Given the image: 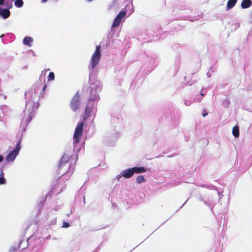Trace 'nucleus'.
<instances>
[{
	"label": "nucleus",
	"mask_w": 252,
	"mask_h": 252,
	"mask_svg": "<svg viewBox=\"0 0 252 252\" xmlns=\"http://www.w3.org/2000/svg\"><path fill=\"white\" fill-rule=\"evenodd\" d=\"M38 107V104L35 103L32 100H28L26 103V108H29L32 112H34L37 109Z\"/></svg>",
	"instance_id": "6"
},
{
	"label": "nucleus",
	"mask_w": 252,
	"mask_h": 252,
	"mask_svg": "<svg viewBox=\"0 0 252 252\" xmlns=\"http://www.w3.org/2000/svg\"><path fill=\"white\" fill-rule=\"evenodd\" d=\"M69 160V157L67 155H63L60 161V168L66 164Z\"/></svg>",
	"instance_id": "8"
},
{
	"label": "nucleus",
	"mask_w": 252,
	"mask_h": 252,
	"mask_svg": "<svg viewBox=\"0 0 252 252\" xmlns=\"http://www.w3.org/2000/svg\"><path fill=\"white\" fill-rule=\"evenodd\" d=\"M90 113H91L90 109L88 107V106H86L85 108L84 114V116H83L84 120H86L89 118V117L90 115Z\"/></svg>",
	"instance_id": "12"
},
{
	"label": "nucleus",
	"mask_w": 252,
	"mask_h": 252,
	"mask_svg": "<svg viewBox=\"0 0 252 252\" xmlns=\"http://www.w3.org/2000/svg\"><path fill=\"white\" fill-rule=\"evenodd\" d=\"M23 4V0H16L14 2L15 5L18 8L22 7Z\"/></svg>",
	"instance_id": "17"
},
{
	"label": "nucleus",
	"mask_w": 252,
	"mask_h": 252,
	"mask_svg": "<svg viewBox=\"0 0 252 252\" xmlns=\"http://www.w3.org/2000/svg\"><path fill=\"white\" fill-rule=\"evenodd\" d=\"M32 38L29 36H26L23 39V43L26 45H28L29 46H31L30 42H32Z\"/></svg>",
	"instance_id": "13"
},
{
	"label": "nucleus",
	"mask_w": 252,
	"mask_h": 252,
	"mask_svg": "<svg viewBox=\"0 0 252 252\" xmlns=\"http://www.w3.org/2000/svg\"><path fill=\"white\" fill-rule=\"evenodd\" d=\"M145 181V179L143 175H139L136 178V182L138 184H141Z\"/></svg>",
	"instance_id": "16"
},
{
	"label": "nucleus",
	"mask_w": 252,
	"mask_h": 252,
	"mask_svg": "<svg viewBox=\"0 0 252 252\" xmlns=\"http://www.w3.org/2000/svg\"><path fill=\"white\" fill-rule=\"evenodd\" d=\"M232 133L235 137H238L239 136V127L237 126H236L233 127L232 129Z\"/></svg>",
	"instance_id": "14"
},
{
	"label": "nucleus",
	"mask_w": 252,
	"mask_h": 252,
	"mask_svg": "<svg viewBox=\"0 0 252 252\" xmlns=\"http://www.w3.org/2000/svg\"><path fill=\"white\" fill-rule=\"evenodd\" d=\"M69 224L68 223H64L63 226L65 227H68L69 226Z\"/></svg>",
	"instance_id": "24"
},
{
	"label": "nucleus",
	"mask_w": 252,
	"mask_h": 252,
	"mask_svg": "<svg viewBox=\"0 0 252 252\" xmlns=\"http://www.w3.org/2000/svg\"><path fill=\"white\" fill-rule=\"evenodd\" d=\"M55 79V75L53 72H50L48 76V80L49 81L54 80Z\"/></svg>",
	"instance_id": "21"
},
{
	"label": "nucleus",
	"mask_w": 252,
	"mask_h": 252,
	"mask_svg": "<svg viewBox=\"0 0 252 252\" xmlns=\"http://www.w3.org/2000/svg\"><path fill=\"white\" fill-rule=\"evenodd\" d=\"M5 183V179L3 178V173L0 175V185H3Z\"/></svg>",
	"instance_id": "20"
},
{
	"label": "nucleus",
	"mask_w": 252,
	"mask_h": 252,
	"mask_svg": "<svg viewBox=\"0 0 252 252\" xmlns=\"http://www.w3.org/2000/svg\"><path fill=\"white\" fill-rule=\"evenodd\" d=\"M3 160V157L2 156L0 155V162L2 161Z\"/></svg>",
	"instance_id": "25"
},
{
	"label": "nucleus",
	"mask_w": 252,
	"mask_h": 252,
	"mask_svg": "<svg viewBox=\"0 0 252 252\" xmlns=\"http://www.w3.org/2000/svg\"><path fill=\"white\" fill-rule=\"evenodd\" d=\"M133 171L132 168L124 170L122 173L121 175L125 178H129L133 175Z\"/></svg>",
	"instance_id": "7"
},
{
	"label": "nucleus",
	"mask_w": 252,
	"mask_h": 252,
	"mask_svg": "<svg viewBox=\"0 0 252 252\" xmlns=\"http://www.w3.org/2000/svg\"><path fill=\"white\" fill-rule=\"evenodd\" d=\"M20 143L21 140H19L18 143H17L15 149L13 150L10 151L9 153L8 154V155L6 156V160H7V162L13 161L14 160L20 150Z\"/></svg>",
	"instance_id": "2"
},
{
	"label": "nucleus",
	"mask_w": 252,
	"mask_h": 252,
	"mask_svg": "<svg viewBox=\"0 0 252 252\" xmlns=\"http://www.w3.org/2000/svg\"><path fill=\"white\" fill-rule=\"evenodd\" d=\"M29 121H30L32 120V117H29Z\"/></svg>",
	"instance_id": "28"
},
{
	"label": "nucleus",
	"mask_w": 252,
	"mask_h": 252,
	"mask_svg": "<svg viewBox=\"0 0 252 252\" xmlns=\"http://www.w3.org/2000/svg\"><path fill=\"white\" fill-rule=\"evenodd\" d=\"M252 4L251 0H243L241 2V7L243 9L250 7Z\"/></svg>",
	"instance_id": "9"
},
{
	"label": "nucleus",
	"mask_w": 252,
	"mask_h": 252,
	"mask_svg": "<svg viewBox=\"0 0 252 252\" xmlns=\"http://www.w3.org/2000/svg\"><path fill=\"white\" fill-rule=\"evenodd\" d=\"M80 100V95L78 92H77L73 97L70 102V107L73 111H76L79 108Z\"/></svg>",
	"instance_id": "5"
},
{
	"label": "nucleus",
	"mask_w": 252,
	"mask_h": 252,
	"mask_svg": "<svg viewBox=\"0 0 252 252\" xmlns=\"http://www.w3.org/2000/svg\"><path fill=\"white\" fill-rule=\"evenodd\" d=\"M121 22V21H120L119 20H118L115 18V19H114V20L113 21V23L112 24V27H118L119 26Z\"/></svg>",
	"instance_id": "19"
},
{
	"label": "nucleus",
	"mask_w": 252,
	"mask_h": 252,
	"mask_svg": "<svg viewBox=\"0 0 252 252\" xmlns=\"http://www.w3.org/2000/svg\"><path fill=\"white\" fill-rule=\"evenodd\" d=\"M100 58V46H96L95 50L93 54L91 59V65L94 68L99 61Z\"/></svg>",
	"instance_id": "3"
},
{
	"label": "nucleus",
	"mask_w": 252,
	"mask_h": 252,
	"mask_svg": "<svg viewBox=\"0 0 252 252\" xmlns=\"http://www.w3.org/2000/svg\"><path fill=\"white\" fill-rule=\"evenodd\" d=\"M200 94H201V95H202V96H204V95H205V94H204V93H201V92L200 93Z\"/></svg>",
	"instance_id": "27"
},
{
	"label": "nucleus",
	"mask_w": 252,
	"mask_h": 252,
	"mask_svg": "<svg viewBox=\"0 0 252 252\" xmlns=\"http://www.w3.org/2000/svg\"><path fill=\"white\" fill-rule=\"evenodd\" d=\"M237 0H229L227 2L226 9L229 10L233 8L236 3H237Z\"/></svg>",
	"instance_id": "11"
},
{
	"label": "nucleus",
	"mask_w": 252,
	"mask_h": 252,
	"mask_svg": "<svg viewBox=\"0 0 252 252\" xmlns=\"http://www.w3.org/2000/svg\"><path fill=\"white\" fill-rule=\"evenodd\" d=\"M5 0H0V6L2 5L5 4Z\"/></svg>",
	"instance_id": "23"
},
{
	"label": "nucleus",
	"mask_w": 252,
	"mask_h": 252,
	"mask_svg": "<svg viewBox=\"0 0 252 252\" xmlns=\"http://www.w3.org/2000/svg\"><path fill=\"white\" fill-rule=\"evenodd\" d=\"M126 15V12L125 11H121L116 16V18L122 21V19Z\"/></svg>",
	"instance_id": "15"
},
{
	"label": "nucleus",
	"mask_w": 252,
	"mask_h": 252,
	"mask_svg": "<svg viewBox=\"0 0 252 252\" xmlns=\"http://www.w3.org/2000/svg\"><path fill=\"white\" fill-rule=\"evenodd\" d=\"M121 22V21H120L119 20H118L115 18V19H114V20L113 21V23L112 24V27H118L119 26Z\"/></svg>",
	"instance_id": "18"
},
{
	"label": "nucleus",
	"mask_w": 252,
	"mask_h": 252,
	"mask_svg": "<svg viewBox=\"0 0 252 252\" xmlns=\"http://www.w3.org/2000/svg\"><path fill=\"white\" fill-rule=\"evenodd\" d=\"M46 86H47L46 84H45V85H44V86H43V88H42V90H43V91H44L45 90V89H46Z\"/></svg>",
	"instance_id": "26"
},
{
	"label": "nucleus",
	"mask_w": 252,
	"mask_h": 252,
	"mask_svg": "<svg viewBox=\"0 0 252 252\" xmlns=\"http://www.w3.org/2000/svg\"><path fill=\"white\" fill-rule=\"evenodd\" d=\"M207 115H208V113L207 112H206L205 110H204L203 113H202V116L204 117Z\"/></svg>",
	"instance_id": "22"
},
{
	"label": "nucleus",
	"mask_w": 252,
	"mask_h": 252,
	"mask_svg": "<svg viewBox=\"0 0 252 252\" xmlns=\"http://www.w3.org/2000/svg\"><path fill=\"white\" fill-rule=\"evenodd\" d=\"M4 5L5 7V9L0 7V15L3 18L6 19L8 18L10 15V12L9 9L12 7L13 4L11 1L6 0Z\"/></svg>",
	"instance_id": "4"
},
{
	"label": "nucleus",
	"mask_w": 252,
	"mask_h": 252,
	"mask_svg": "<svg viewBox=\"0 0 252 252\" xmlns=\"http://www.w3.org/2000/svg\"><path fill=\"white\" fill-rule=\"evenodd\" d=\"M84 124L81 122L78 124L76 127L73 135L74 143L77 144L79 143L83 134Z\"/></svg>",
	"instance_id": "1"
},
{
	"label": "nucleus",
	"mask_w": 252,
	"mask_h": 252,
	"mask_svg": "<svg viewBox=\"0 0 252 252\" xmlns=\"http://www.w3.org/2000/svg\"><path fill=\"white\" fill-rule=\"evenodd\" d=\"M132 170L133 171V173H144L146 171V169L145 168L143 167H132Z\"/></svg>",
	"instance_id": "10"
}]
</instances>
